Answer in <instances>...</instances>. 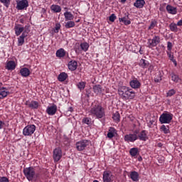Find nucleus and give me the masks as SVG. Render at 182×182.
Returning a JSON list of instances; mask_svg holds the SVG:
<instances>
[{"label": "nucleus", "mask_w": 182, "mask_h": 182, "mask_svg": "<svg viewBox=\"0 0 182 182\" xmlns=\"http://www.w3.org/2000/svg\"><path fill=\"white\" fill-rule=\"evenodd\" d=\"M20 73L23 77H28L31 75V70L27 68H23L20 70Z\"/></svg>", "instance_id": "5701e85b"}, {"label": "nucleus", "mask_w": 182, "mask_h": 182, "mask_svg": "<svg viewBox=\"0 0 182 182\" xmlns=\"http://www.w3.org/2000/svg\"><path fill=\"white\" fill-rule=\"evenodd\" d=\"M0 2H1V4H4V5L6 6V8L9 6V4H10L9 0H0Z\"/></svg>", "instance_id": "a18cd8bd"}, {"label": "nucleus", "mask_w": 182, "mask_h": 182, "mask_svg": "<svg viewBox=\"0 0 182 182\" xmlns=\"http://www.w3.org/2000/svg\"><path fill=\"white\" fill-rule=\"evenodd\" d=\"M176 25L178 26H182V20H180L179 21H178Z\"/></svg>", "instance_id": "4d7b16f0"}, {"label": "nucleus", "mask_w": 182, "mask_h": 182, "mask_svg": "<svg viewBox=\"0 0 182 182\" xmlns=\"http://www.w3.org/2000/svg\"><path fill=\"white\" fill-rule=\"evenodd\" d=\"M16 9L18 11H23V9H26L29 6V3L28 0H21L17 1Z\"/></svg>", "instance_id": "6e6552de"}, {"label": "nucleus", "mask_w": 182, "mask_h": 182, "mask_svg": "<svg viewBox=\"0 0 182 182\" xmlns=\"http://www.w3.org/2000/svg\"><path fill=\"white\" fill-rule=\"evenodd\" d=\"M15 68H16V63H15V61L10 60L6 63V69L8 70H14Z\"/></svg>", "instance_id": "aec40b11"}, {"label": "nucleus", "mask_w": 182, "mask_h": 182, "mask_svg": "<svg viewBox=\"0 0 182 182\" xmlns=\"http://www.w3.org/2000/svg\"><path fill=\"white\" fill-rule=\"evenodd\" d=\"M82 123H85V124H88V126H90V124H92V119L88 117L83 118Z\"/></svg>", "instance_id": "79ce46f5"}, {"label": "nucleus", "mask_w": 182, "mask_h": 182, "mask_svg": "<svg viewBox=\"0 0 182 182\" xmlns=\"http://www.w3.org/2000/svg\"><path fill=\"white\" fill-rule=\"evenodd\" d=\"M141 161V157L139 158V161Z\"/></svg>", "instance_id": "e2e57ef3"}, {"label": "nucleus", "mask_w": 182, "mask_h": 182, "mask_svg": "<svg viewBox=\"0 0 182 182\" xmlns=\"http://www.w3.org/2000/svg\"><path fill=\"white\" fill-rule=\"evenodd\" d=\"M50 9L55 14H58L62 11V8L59 5L53 4L50 6Z\"/></svg>", "instance_id": "b1692460"}, {"label": "nucleus", "mask_w": 182, "mask_h": 182, "mask_svg": "<svg viewBox=\"0 0 182 182\" xmlns=\"http://www.w3.org/2000/svg\"><path fill=\"white\" fill-rule=\"evenodd\" d=\"M68 112H73V107H69Z\"/></svg>", "instance_id": "13d9d810"}, {"label": "nucleus", "mask_w": 182, "mask_h": 182, "mask_svg": "<svg viewBox=\"0 0 182 182\" xmlns=\"http://www.w3.org/2000/svg\"><path fill=\"white\" fill-rule=\"evenodd\" d=\"M26 36H28V31H24L21 34V36H20V37L22 38L23 39H25Z\"/></svg>", "instance_id": "8fccbe9b"}, {"label": "nucleus", "mask_w": 182, "mask_h": 182, "mask_svg": "<svg viewBox=\"0 0 182 182\" xmlns=\"http://www.w3.org/2000/svg\"><path fill=\"white\" fill-rule=\"evenodd\" d=\"M153 123H154V121L153 120H150L149 122H148V127L151 128V126H153Z\"/></svg>", "instance_id": "864d4df0"}, {"label": "nucleus", "mask_w": 182, "mask_h": 182, "mask_svg": "<svg viewBox=\"0 0 182 182\" xmlns=\"http://www.w3.org/2000/svg\"><path fill=\"white\" fill-rule=\"evenodd\" d=\"M64 16H65V21H73V18H75V16H73V14H72L70 11L65 12Z\"/></svg>", "instance_id": "bb28decb"}, {"label": "nucleus", "mask_w": 182, "mask_h": 182, "mask_svg": "<svg viewBox=\"0 0 182 182\" xmlns=\"http://www.w3.org/2000/svg\"><path fill=\"white\" fill-rule=\"evenodd\" d=\"M65 26L67 29L73 28L75 26V23H74V21H71V20H70V21H68L65 23Z\"/></svg>", "instance_id": "a19ab883"}, {"label": "nucleus", "mask_w": 182, "mask_h": 182, "mask_svg": "<svg viewBox=\"0 0 182 182\" xmlns=\"http://www.w3.org/2000/svg\"><path fill=\"white\" fill-rule=\"evenodd\" d=\"M155 82H156V83H159V82H160V80H159V79H155Z\"/></svg>", "instance_id": "bf43d9fd"}, {"label": "nucleus", "mask_w": 182, "mask_h": 182, "mask_svg": "<svg viewBox=\"0 0 182 182\" xmlns=\"http://www.w3.org/2000/svg\"><path fill=\"white\" fill-rule=\"evenodd\" d=\"M161 132H164V134H168L170 133V128L168 126L162 125L160 128Z\"/></svg>", "instance_id": "473e14b6"}, {"label": "nucleus", "mask_w": 182, "mask_h": 182, "mask_svg": "<svg viewBox=\"0 0 182 182\" xmlns=\"http://www.w3.org/2000/svg\"><path fill=\"white\" fill-rule=\"evenodd\" d=\"M90 113L95 116L97 119H103L106 114L105 113V109L101 105H95L91 109Z\"/></svg>", "instance_id": "7ed1b4c3"}, {"label": "nucleus", "mask_w": 182, "mask_h": 182, "mask_svg": "<svg viewBox=\"0 0 182 182\" xmlns=\"http://www.w3.org/2000/svg\"><path fill=\"white\" fill-rule=\"evenodd\" d=\"M14 29L16 36H19V35H21V33L24 31L23 27H19L18 26H16Z\"/></svg>", "instance_id": "7c9ffc66"}, {"label": "nucleus", "mask_w": 182, "mask_h": 182, "mask_svg": "<svg viewBox=\"0 0 182 182\" xmlns=\"http://www.w3.org/2000/svg\"><path fill=\"white\" fill-rule=\"evenodd\" d=\"M129 13H126L124 16L119 18V22H122L124 25H130L132 21H130V18H129Z\"/></svg>", "instance_id": "4468645a"}, {"label": "nucleus", "mask_w": 182, "mask_h": 182, "mask_svg": "<svg viewBox=\"0 0 182 182\" xmlns=\"http://www.w3.org/2000/svg\"><path fill=\"white\" fill-rule=\"evenodd\" d=\"M167 97H171V96H173V95H176V90H170L168 92H167Z\"/></svg>", "instance_id": "c03bdc74"}, {"label": "nucleus", "mask_w": 182, "mask_h": 182, "mask_svg": "<svg viewBox=\"0 0 182 182\" xmlns=\"http://www.w3.org/2000/svg\"><path fill=\"white\" fill-rule=\"evenodd\" d=\"M145 4L146 1H144V0H136L134 4V6L141 9L144 6Z\"/></svg>", "instance_id": "393cba45"}, {"label": "nucleus", "mask_w": 182, "mask_h": 182, "mask_svg": "<svg viewBox=\"0 0 182 182\" xmlns=\"http://www.w3.org/2000/svg\"><path fill=\"white\" fill-rule=\"evenodd\" d=\"M68 69L73 72L77 69V62L76 60H71L68 63Z\"/></svg>", "instance_id": "6ab92c4d"}, {"label": "nucleus", "mask_w": 182, "mask_h": 182, "mask_svg": "<svg viewBox=\"0 0 182 182\" xmlns=\"http://www.w3.org/2000/svg\"><path fill=\"white\" fill-rule=\"evenodd\" d=\"M166 11L168 14H171V15H176L177 14V8L170 4L166 6Z\"/></svg>", "instance_id": "a211bd4d"}, {"label": "nucleus", "mask_w": 182, "mask_h": 182, "mask_svg": "<svg viewBox=\"0 0 182 182\" xmlns=\"http://www.w3.org/2000/svg\"><path fill=\"white\" fill-rule=\"evenodd\" d=\"M59 82H65L68 79V74L66 73H61L58 77Z\"/></svg>", "instance_id": "c756f323"}, {"label": "nucleus", "mask_w": 182, "mask_h": 182, "mask_svg": "<svg viewBox=\"0 0 182 182\" xmlns=\"http://www.w3.org/2000/svg\"><path fill=\"white\" fill-rule=\"evenodd\" d=\"M90 141L89 140H82L76 143V149L78 151H83L89 146Z\"/></svg>", "instance_id": "0eeeda50"}, {"label": "nucleus", "mask_w": 182, "mask_h": 182, "mask_svg": "<svg viewBox=\"0 0 182 182\" xmlns=\"http://www.w3.org/2000/svg\"><path fill=\"white\" fill-rule=\"evenodd\" d=\"M126 0H121V2L124 3Z\"/></svg>", "instance_id": "680f3d73"}, {"label": "nucleus", "mask_w": 182, "mask_h": 182, "mask_svg": "<svg viewBox=\"0 0 182 182\" xmlns=\"http://www.w3.org/2000/svg\"><path fill=\"white\" fill-rule=\"evenodd\" d=\"M129 85L132 89H140V87L141 86V83H140V81H139L137 78L131 80Z\"/></svg>", "instance_id": "ddd939ff"}, {"label": "nucleus", "mask_w": 182, "mask_h": 182, "mask_svg": "<svg viewBox=\"0 0 182 182\" xmlns=\"http://www.w3.org/2000/svg\"><path fill=\"white\" fill-rule=\"evenodd\" d=\"M60 23H57L56 24H55V33H58V32H59V29H60Z\"/></svg>", "instance_id": "49530a36"}, {"label": "nucleus", "mask_w": 182, "mask_h": 182, "mask_svg": "<svg viewBox=\"0 0 182 182\" xmlns=\"http://www.w3.org/2000/svg\"><path fill=\"white\" fill-rule=\"evenodd\" d=\"M85 91H86V93H85L86 96L89 97L90 96V93H92V89L91 88L86 89Z\"/></svg>", "instance_id": "603ef678"}, {"label": "nucleus", "mask_w": 182, "mask_h": 182, "mask_svg": "<svg viewBox=\"0 0 182 182\" xmlns=\"http://www.w3.org/2000/svg\"><path fill=\"white\" fill-rule=\"evenodd\" d=\"M92 90L94 93H95L96 95H100V93H102V85H94L92 87Z\"/></svg>", "instance_id": "a878e982"}, {"label": "nucleus", "mask_w": 182, "mask_h": 182, "mask_svg": "<svg viewBox=\"0 0 182 182\" xmlns=\"http://www.w3.org/2000/svg\"><path fill=\"white\" fill-rule=\"evenodd\" d=\"M137 139H139L141 141H146V140H148L149 136H147V132H146V130H142L141 132H138Z\"/></svg>", "instance_id": "f8f14e48"}, {"label": "nucleus", "mask_w": 182, "mask_h": 182, "mask_svg": "<svg viewBox=\"0 0 182 182\" xmlns=\"http://www.w3.org/2000/svg\"><path fill=\"white\" fill-rule=\"evenodd\" d=\"M77 86L79 90H83L85 89V87H86V82H83V81H81V82L77 83Z\"/></svg>", "instance_id": "c9c22d12"}, {"label": "nucleus", "mask_w": 182, "mask_h": 182, "mask_svg": "<svg viewBox=\"0 0 182 182\" xmlns=\"http://www.w3.org/2000/svg\"><path fill=\"white\" fill-rule=\"evenodd\" d=\"M118 94L124 99V100H129V99H134L136 92L133 91V89L126 86H122L118 90Z\"/></svg>", "instance_id": "f03ea898"}, {"label": "nucleus", "mask_w": 182, "mask_h": 182, "mask_svg": "<svg viewBox=\"0 0 182 182\" xmlns=\"http://www.w3.org/2000/svg\"><path fill=\"white\" fill-rule=\"evenodd\" d=\"M173 120V114L170 113H163L159 117V122L161 124H168Z\"/></svg>", "instance_id": "20e7f679"}, {"label": "nucleus", "mask_w": 182, "mask_h": 182, "mask_svg": "<svg viewBox=\"0 0 182 182\" xmlns=\"http://www.w3.org/2000/svg\"><path fill=\"white\" fill-rule=\"evenodd\" d=\"M168 56L170 60L174 63L175 66H177V61L174 59V55L171 53H168Z\"/></svg>", "instance_id": "58836bf2"}, {"label": "nucleus", "mask_w": 182, "mask_h": 182, "mask_svg": "<svg viewBox=\"0 0 182 182\" xmlns=\"http://www.w3.org/2000/svg\"><path fill=\"white\" fill-rule=\"evenodd\" d=\"M65 55H66V51H65V49L63 48H60L56 51L57 58H64Z\"/></svg>", "instance_id": "cd10ccee"}, {"label": "nucleus", "mask_w": 182, "mask_h": 182, "mask_svg": "<svg viewBox=\"0 0 182 182\" xmlns=\"http://www.w3.org/2000/svg\"><path fill=\"white\" fill-rule=\"evenodd\" d=\"M53 159L55 163L62 159V149L60 148H55L53 150Z\"/></svg>", "instance_id": "1a4fd4ad"}, {"label": "nucleus", "mask_w": 182, "mask_h": 182, "mask_svg": "<svg viewBox=\"0 0 182 182\" xmlns=\"http://www.w3.org/2000/svg\"><path fill=\"white\" fill-rule=\"evenodd\" d=\"M169 28H170V30L171 31V32H177V31H178V28H177V24H176L174 23H171L169 25Z\"/></svg>", "instance_id": "f704fd0d"}, {"label": "nucleus", "mask_w": 182, "mask_h": 182, "mask_svg": "<svg viewBox=\"0 0 182 182\" xmlns=\"http://www.w3.org/2000/svg\"><path fill=\"white\" fill-rule=\"evenodd\" d=\"M9 95V91L6 87H2L0 88V99H5Z\"/></svg>", "instance_id": "dca6fc26"}, {"label": "nucleus", "mask_w": 182, "mask_h": 182, "mask_svg": "<svg viewBox=\"0 0 182 182\" xmlns=\"http://www.w3.org/2000/svg\"><path fill=\"white\" fill-rule=\"evenodd\" d=\"M129 154L132 157H136L139 154V149L138 148H132L129 150Z\"/></svg>", "instance_id": "2f4dec72"}, {"label": "nucleus", "mask_w": 182, "mask_h": 182, "mask_svg": "<svg viewBox=\"0 0 182 182\" xmlns=\"http://www.w3.org/2000/svg\"><path fill=\"white\" fill-rule=\"evenodd\" d=\"M110 22H114V21H116V15L114 14H112L109 18Z\"/></svg>", "instance_id": "de8ad7c7"}, {"label": "nucleus", "mask_w": 182, "mask_h": 182, "mask_svg": "<svg viewBox=\"0 0 182 182\" xmlns=\"http://www.w3.org/2000/svg\"><path fill=\"white\" fill-rule=\"evenodd\" d=\"M35 130H36V127L33 124L27 125L23 129V136H32L33 133H35Z\"/></svg>", "instance_id": "423d86ee"}, {"label": "nucleus", "mask_w": 182, "mask_h": 182, "mask_svg": "<svg viewBox=\"0 0 182 182\" xmlns=\"http://www.w3.org/2000/svg\"><path fill=\"white\" fill-rule=\"evenodd\" d=\"M56 112H58V106H56V105H53L48 107L46 109V113H48L49 116H54V114H56Z\"/></svg>", "instance_id": "9b49d317"}, {"label": "nucleus", "mask_w": 182, "mask_h": 182, "mask_svg": "<svg viewBox=\"0 0 182 182\" xmlns=\"http://www.w3.org/2000/svg\"><path fill=\"white\" fill-rule=\"evenodd\" d=\"M80 48L82 50L87 52V50L89 49V44L87 43H82L80 44Z\"/></svg>", "instance_id": "e433bc0d"}, {"label": "nucleus", "mask_w": 182, "mask_h": 182, "mask_svg": "<svg viewBox=\"0 0 182 182\" xmlns=\"http://www.w3.org/2000/svg\"><path fill=\"white\" fill-rule=\"evenodd\" d=\"M0 182H9V179L5 176L0 177Z\"/></svg>", "instance_id": "3c124183"}, {"label": "nucleus", "mask_w": 182, "mask_h": 182, "mask_svg": "<svg viewBox=\"0 0 182 182\" xmlns=\"http://www.w3.org/2000/svg\"><path fill=\"white\" fill-rule=\"evenodd\" d=\"M130 178L132 181H139V173H137L136 171L131 172Z\"/></svg>", "instance_id": "c85d7f7f"}, {"label": "nucleus", "mask_w": 182, "mask_h": 182, "mask_svg": "<svg viewBox=\"0 0 182 182\" xmlns=\"http://www.w3.org/2000/svg\"><path fill=\"white\" fill-rule=\"evenodd\" d=\"M77 52H79V50H77V48H75V53H77Z\"/></svg>", "instance_id": "052dcab7"}, {"label": "nucleus", "mask_w": 182, "mask_h": 182, "mask_svg": "<svg viewBox=\"0 0 182 182\" xmlns=\"http://www.w3.org/2000/svg\"><path fill=\"white\" fill-rule=\"evenodd\" d=\"M26 105L28 106L30 109H36L39 107V102L38 101H33L31 102L27 101L26 102Z\"/></svg>", "instance_id": "2eb2a0df"}, {"label": "nucleus", "mask_w": 182, "mask_h": 182, "mask_svg": "<svg viewBox=\"0 0 182 182\" xmlns=\"http://www.w3.org/2000/svg\"><path fill=\"white\" fill-rule=\"evenodd\" d=\"M116 134H117V131L116 130V129L113 127H109V129L107 133V137L109 139H113V137H114Z\"/></svg>", "instance_id": "412c9836"}, {"label": "nucleus", "mask_w": 182, "mask_h": 182, "mask_svg": "<svg viewBox=\"0 0 182 182\" xmlns=\"http://www.w3.org/2000/svg\"><path fill=\"white\" fill-rule=\"evenodd\" d=\"M112 119L114 120V122H120V114L118 112H116L113 114Z\"/></svg>", "instance_id": "72a5a7b5"}, {"label": "nucleus", "mask_w": 182, "mask_h": 182, "mask_svg": "<svg viewBox=\"0 0 182 182\" xmlns=\"http://www.w3.org/2000/svg\"><path fill=\"white\" fill-rule=\"evenodd\" d=\"M171 79L173 80V82H175L176 83H178L179 80H180V77H178V75L172 73L171 74Z\"/></svg>", "instance_id": "4c0bfd02"}, {"label": "nucleus", "mask_w": 182, "mask_h": 182, "mask_svg": "<svg viewBox=\"0 0 182 182\" xmlns=\"http://www.w3.org/2000/svg\"><path fill=\"white\" fill-rule=\"evenodd\" d=\"M156 26H157V21L153 20L151 21V24L149 26L148 29L149 31H151V29H154V27H156Z\"/></svg>", "instance_id": "ea45409f"}, {"label": "nucleus", "mask_w": 182, "mask_h": 182, "mask_svg": "<svg viewBox=\"0 0 182 182\" xmlns=\"http://www.w3.org/2000/svg\"><path fill=\"white\" fill-rule=\"evenodd\" d=\"M25 43V39L23 38L22 37H20L18 38V46H22Z\"/></svg>", "instance_id": "37998d69"}, {"label": "nucleus", "mask_w": 182, "mask_h": 182, "mask_svg": "<svg viewBox=\"0 0 182 182\" xmlns=\"http://www.w3.org/2000/svg\"><path fill=\"white\" fill-rule=\"evenodd\" d=\"M103 182H112V173L109 171H104Z\"/></svg>", "instance_id": "f3484780"}, {"label": "nucleus", "mask_w": 182, "mask_h": 182, "mask_svg": "<svg viewBox=\"0 0 182 182\" xmlns=\"http://www.w3.org/2000/svg\"><path fill=\"white\" fill-rule=\"evenodd\" d=\"M167 49L169 51L171 50V49H173V43L170 41L167 43Z\"/></svg>", "instance_id": "09e8293b"}, {"label": "nucleus", "mask_w": 182, "mask_h": 182, "mask_svg": "<svg viewBox=\"0 0 182 182\" xmlns=\"http://www.w3.org/2000/svg\"><path fill=\"white\" fill-rule=\"evenodd\" d=\"M160 43V37L154 36L153 39L148 40L149 48H155V46H158Z\"/></svg>", "instance_id": "9d476101"}, {"label": "nucleus", "mask_w": 182, "mask_h": 182, "mask_svg": "<svg viewBox=\"0 0 182 182\" xmlns=\"http://www.w3.org/2000/svg\"><path fill=\"white\" fill-rule=\"evenodd\" d=\"M139 65L141 67V68H143V69H146L149 66H150V63H149V61H147V60H145V59H141L139 60Z\"/></svg>", "instance_id": "4be33fe9"}, {"label": "nucleus", "mask_w": 182, "mask_h": 182, "mask_svg": "<svg viewBox=\"0 0 182 182\" xmlns=\"http://www.w3.org/2000/svg\"><path fill=\"white\" fill-rule=\"evenodd\" d=\"M23 173L28 181H38L41 180V173H36L35 168L32 166L24 168Z\"/></svg>", "instance_id": "f257e3e1"}, {"label": "nucleus", "mask_w": 182, "mask_h": 182, "mask_svg": "<svg viewBox=\"0 0 182 182\" xmlns=\"http://www.w3.org/2000/svg\"><path fill=\"white\" fill-rule=\"evenodd\" d=\"M137 134H139V131L137 130L134 131L133 134H126L124 138V141L134 143L137 140Z\"/></svg>", "instance_id": "39448f33"}, {"label": "nucleus", "mask_w": 182, "mask_h": 182, "mask_svg": "<svg viewBox=\"0 0 182 182\" xmlns=\"http://www.w3.org/2000/svg\"><path fill=\"white\" fill-rule=\"evenodd\" d=\"M4 126H5V122L0 121V129H2Z\"/></svg>", "instance_id": "5fc2aeb1"}, {"label": "nucleus", "mask_w": 182, "mask_h": 182, "mask_svg": "<svg viewBox=\"0 0 182 182\" xmlns=\"http://www.w3.org/2000/svg\"><path fill=\"white\" fill-rule=\"evenodd\" d=\"M23 28H24V31H27L28 33H29L30 32L29 26H26Z\"/></svg>", "instance_id": "6e6d98bb"}]
</instances>
